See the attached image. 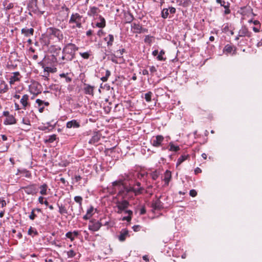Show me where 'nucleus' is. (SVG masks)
Wrapping results in <instances>:
<instances>
[{
    "mask_svg": "<svg viewBox=\"0 0 262 262\" xmlns=\"http://www.w3.org/2000/svg\"><path fill=\"white\" fill-rule=\"evenodd\" d=\"M19 73L18 72H15L13 73V76L10 78V83L11 84H13L15 82L19 80Z\"/></svg>",
    "mask_w": 262,
    "mask_h": 262,
    "instance_id": "21",
    "label": "nucleus"
},
{
    "mask_svg": "<svg viewBox=\"0 0 262 262\" xmlns=\"http://www.w3.org/2000/svg\"><path fill=\"white\" fill-rule=\"evenodd\" d=\"M66 126L68 128H79L80 126V123L78 122L76 120H72L71 121H68L67 123Z\"/></svg>",
    "mask_w": 262,
    "mask_h": 262,
    "instance_id": "17",
    "label": "nucleus"
},
{
    "mask_svg": "<svg viewBox=\"0 0 262 262\" xmlns=\"http://www.w3.org/2000/svg\"><path fill=\"white\" fill-rule=\"evenodd\" d=\"M67 255L69 258H72L76 255V253L73 250H71L67 252Z\"/></svg>",
    "mask_w": 262,
    "mask_h": 262,
    "instance_id": "45",
    "label": "nucleus"
},
{
    "mask_svg": "<svg viewBox=\"0 0 262 262\" xmlns=\"http://www.w3.org/2000/svg\"><path fill=\"white\" fill-rule=\"evenodd\" d=\"M168 10H169V12L171 14H174L176 12V8L172 7H169Z\"/></svg>",
    "mask_w": 262,
    "mask_h": 262,
    "instance_id": "56",
    "label": "nucleus"
},
{
    "mask_svg": "<svg viewBox=\"0 0 262 262\" xmlns=\"http://www.w3.org/2000/svg\"><path fill=\"white\" fill-rule=\"evenodd\" d=\"M125 50L124 49H120V50L117 51V52H116L117 56L119 59L123 60L122 55H123V53L125 52Z\"/></svg>",
    "mask_w": 262,
    "mask_h": 262,
    "instance_id": "32",
    "label": "nucleus"
},
{
    "mask_svg": "<svg viewBox=\"0 0 262 262\" xmlns=\"http://www.w3.org/2000/svg\"><path fill=\"white\" fill-rule=\"evenodd\" d=\"M104 40L107 42V46L108 47L112 46L114 40L113 35L109 34L107 36L104 38Z\"/></svg>",
    "mask_w": 262,
    "mask_h": 262,
    "instance_id": "23",
    "label": "nucleus"
},
{
    "mask_svg": "<svg viewBox=\"0 0 262 262\" xmlns=\"http://www.w3.org/2000/svg\"><path fill=\"white\" fill-rule=\"evenodd\" d=\"M133 28L136 33H141L143 32V28L139 24L134 23L133 26Z\"/></svg>",
    "mask_w": 262,
    "mask_h": 262,
    "instance_id": "26",
    "label": "nucleus"
},
{
    "mask_svg": "<svg viewBox=\"0 0 262 262\" xmlns=\"http://www.w3.org/2000/svg\"><path fill=\"white\" fill-rule=\"evenodd\" d=\"M154 39V37L150 35H146L144 38V42L145 43L150 44Z\"/></svg>",
    "mask_w": 262,
    "mask_h": 262,
    "instance_id": "35",
    "label": "nucleus"
},
{
    "mask_svg": "<svg viewBox=\"0 0 262 262\" xmlns=\"http://www.w3.org/2000/svg\"><path fill=\"white\" fill-rule=\"evenodd\" d=\"M108 58L114 63H119V61L118 60V57L117 55H115V54H112L111 55V56L110 57H108Z\"/></svg>",
    "mask_w": 262,
    "mask_h": 262,
    "instance_id": "40",
    "label": "nucleus"
},
{
    "mask_svg": "<svg viewBox=\"0 0 262 262\" xmlns=\"http://www.w3.org/2000/svg\"><path fill=\"white\" fill-rule=\"evenodd\" d=\"M125 213H127L128 215H130L133 214V211L130 210H125Z\"/></svg>",
    "mask_w": 262,
    "mask_h": 262,
    "instance_id": "64",
    "label": "nucleus"
},
{
    "mask_svg": "<svg viewBox=\"0 0 262 262\" xmlns=\"http://www.w3.org/2000/svg\"><path fill=\"white\" fill-rule=\"evenodd\" d=\"M29 96L27 94H25L23 96L20 100V103L23 105V108L26 110L28 106H30V104L28 102Z\"/></svg>",
    "mask_w": 262,
    "mask_h": 262,
    "instance_id": "13",
    "label": "nucleus"
},
{
    "mask_svg": "<svg viewBox=\"0 0 262 262\" xmlns=\"http://www.w3.org/2000/svg\"><path fill=\"white\" fill-rule=\"evenodd\" d=\"M169 146L170 148L169 150L170 151H177L180 150V147L178 146H176L172 143H170Z\"/></svg>",
    "mask_w": 262,
    "mask_h": 262,
    "instance_id": "39",
    "label": "nucleus"
},
{
    "mask_svg": "<svg viewBox=\"0 0 262 262\" xmlns=\"http://www.w3.org/2000/svg\"><path fill=\"white\" fill-rule=\"evenodd\" d=\"M82 16L80 15L79 14L76 13H73L70 17V19L69 21V23L70 24H75V25H73L72 28L74 29L75 28H80L82 27L81 24V19Z\"/></svg>",
    "mask_w": 262,
    "mask_h": 262,
    "instance_id": "3",
    "label": "nucleus"
},
{
    "mask_svg": "<svg viewBox=\"0 0 262 262\" xmlns=\"http://www.w3.org/2000/svg\"><path fill=\"white\" fill-rule=\"evenodd\" d=\"M91 217L92 216L86 213V214L83 216V219L85 220H87L88 219H90Z\"/></svg>",
    "mask_w": 262,
    "mask_h": 262,
    "instance_id": "61",
    "label": "nucleus"
},
{
    "mask_svg": "<svg viewBox=\"0 0 262 262\" xmlns=\"http://www.w3.org/2000/svg\"><path fill=\"white\" fill-rule=\"evenodd\" d=\"M177 2L179 4V6L184 7H188L191 3L190 0H177Z\"/></svg>",
    "mask_w": 262,
    "mask_h": 262,
    "instance_id": "24",
    "label": "nucleus"
},
{
    "mask_svg": "<svg viewBox=\"0 0 262 262\" xmlns=\"http://www.w3.org/2000/svg\"><path fill=\"white\" fill-rule=\"evenodd\" d=\"M78 50V48L75 45L69 43H68L63 49V54H66L69 57H72V59L74 58L75 52Z\"/></svg>",
    "mask_w": 262,
    "mask_h": 262,
    "instance_id": "2",
    "label": "nucleus"
},
{
    "mask_svg": "<svg viewBox=\"0 0 262 262\" xmlns=\"http://www.w3.org/2000/svg\"><path fill=\"white\" fill-rule=\"evenodd\" d=\"M0 204H1L2 207H4L6 205V201L4 200V198H0Z\"/></svg>",
    "mask_w": 262,
    "mask_h": 262,
    "instance_id": "55",
    "label": "nucleus"
},
{
    "mask_svg": "<svg viewBox=\"0 0 262 262\" xmlns=\"http://www.w3.org/2000/svg\"><path fill=\"white\" fill-rule=\"evenodd\" d=\"M21 189L24 190V191L28 194L34 195L37 192V188L35 184H32L27 186L21 187Z\"/></svg>",
    "mask_w": 262,
    "mask_h": 262,
    "instance_id": "7",
    "label": "nucleus"
},
{
    "mask_svg": "<svg viewBox=\"0 0 262 262\" xmlns=\"http://www.w3.org/2000/svg\"><path fill=\"white\" fill-rule=\"evenodd\" d=\"M100 22L97 23L96 26L97 27L103 28L105 26V19L101 16H99Z\"/></svg>",
    "mask_w": 262,
    "mask_h": 262,
    "instance_id": "28",
    "label": "nucleus"
},
{
    "mask_svg": "<svg viewBox=\"0 0 262 262\" xmlns=\"http://www.w3.org/2000/svg\"><path fill=\"white\" fill-rule=\"evenodd\" d=\"M100 136L98 134L96 133L93 135L92 138L90 140L89 143L90 144H95L98 142L100 140Z\"/></svg>",
    "mask_w": 262,
    "mask_h": 262,
    "instance_id": "25",
    "label": "nucleus"
},
{
    "mask_svg": "<svg viewBox=\"0 0 262 262\" xmlns=\"http://www.w3.org/2000/svg\"><path fill=\"white\" fill-rule=\"evenodd\" d=\"M151 176L152 179L153 180H155L158 178L159 174L158 173V172L156 171H155L151 173Z\"/></svg>",
    "mask_w": 262,
    "mask_h": 262,
    "instance_id": "50",
    "label": "nucleus"
},
{
    "mask_svg": "<svg viewBox=\"0 0 262 262\" xmlns=\"http://www.w3.org/2000/svg\"><path fill=\"white\" fill-rule=\"evenodd\" d=\"M36 103L38 104V106H40L42 104H44L46 106H48L49 105V103L48 102H45L39 99H37L36 100Z\"/></svg>",
    "mask_w": 262,
    "mask_h": 262,
    "instance_id": "41",
    "label": "nucleus"
},
{
    "mask_svg": "<svg viewBox=\"0 0 262 262\" xmlns=\"http://www.w3.org/2000/svg\"><path fill=\"white\" fill-rule=\"evenodd\" d=\"M145 213H146V210H145V208L144 207H142L140 209V214L141 215H143V214H144Z\"/></svg>",
    "mask_w": 262,
    "mask_h": 262,
    "instance_id": "60",
    "label": "nucleus"
},
{
    "mask_svg": "<svg viewBox=\"0 0 262 262\" xmlns=\"http://www.w3.org/2000/svg\"><path fill=\"white\" fill-rule=\"evenodd\" d=\"M40 193L42 195H46L47 194V191L48 188V186L46 184H43V185L40 186Z\"/></svg>",
    "mask_w": 262,
    "mask_h": 262,
    "instance_id": "30",
    "label": "nucleus"
},
{
    "mask_svg": "<svg viewBox=\"0 0 262 262\" xmlns=\"http://www.w3.org/2000/svg\"><path fill=\"white\" fill-rule=\"evenodd\" d=\"M164 181L166 185H168L169 182H170L171 178V172L168 170H167L165 173L164 176Z\"/></svg>",
    "mask_w": 262,
    "mask_h": 262,
    "instance_id": "22",
    "label": "nucleus"
},
{
    "mask_svg": "<svg viewBox=\"0 0 262 262\" xmlns=\"http://www.w3.org/2000/svg\"><path fill=\"white\" fill-rule=\"evenodd\" d=\"M132 220V216L128 215L127 216H124L123 217V221H127V222H130Z\"/></svg>",
    "mask_w": 262,
    "mask_h": 262,
    "instance_id": "57",
    "label": "nucleus"
},
{
    "mask_svg": "<svg viewBox=\"0 0 262 262\" xmlns=\"http://www.w3.org/2000/svg\"><path fill=\"white\" fill-rule=\"evenodd\" d=\"M101 227V224L98 222H91V224L89 225V229L93 231H98Z\"/></svg>",
    "mask_w": 262,
    "mask_h": 262,
    "instance_id": "12",
    "label": "nucleus"
},
{
    "mask_svg": "<svg viewBox=\"0 0 262 262\" xmlns=\"http://www.w3.org/2000/svg\"><path fill=\"white\" fill-rule=\"evenodd\" d=\"M129 205V202L126 200H117L116 202V206L114 207L116 209L115 211L119 214H121L125 211L128 207Z\"/></svg>",
    "mask_w": 262,
    "mask_h": 262,
    "instance_id": "4",
    "label": "nucleus"
},
{
    "mask_svg": "<svg viewBox=\"0 0 262 262\" xmlns=\"http://www.w3.org/2000/svg\"><path fill=\"white\" fill-rule=\"evenodd\" d=\"M127 236H128V231L126 229H123L121 231L118 238L120 241L123 242Z\"/></svg>",
    "mask_w": 262,
    "mask_h": 262,
    "instance_id": "20",
    "label": "nucleus"
},
{
    "mask_svg": "<svg viewBox=\"0 0 262 262\" xmlns=\"http://www.w3.org/2000/svg\"><path fill=\"white\" fill-rule=\"evenodd\" d=\"M165 54V52L164 50H162L160 51L159 53H158V55L157 56V59L159 60L162 61V60H165V58L163 57V55Z\"/></svg>",
    "mask_w": 262,
    "mask_h": 262,
    "instance_id": "36",
    "label": "nucleus"
},
{
    "mask_svg": "<svg viewBox=\"0 0 262 262\" xmlns=\"http://www.w3.org/2000/svg\"><path fill=\"white\" fill-rule=\"evenodd\" d=\"M37 214L35 213V212L32 209L31 214L29 216V219L31 220H34Z\"/></svg>",
    "mask_w": 262,
    "mask_h": 262,
    "instance_id": "47",
    "label": "nucleus"
},
{
    "mask_svg": "<svg viewBox=\"0 0 262 262\" xmlns=\"http://www.w3.org/2000/svg\"><path fill=\"white\" fill-rule=\"evenodd\" d=\"M66 236L67 238H70L71 241H73L74 240V237L72 232H67L66 234Z\"/></svg>",
    "mask_w": 262,
    "mask_h": 262,
    "instance_id": "46",
    "label": "nucleus"
},
{
    "mask_svg": "<svg viewBox=\"0 0 262 262\" xmlns=\"http://www.w3.org/2000/svg\"><path fill=\"white\" fill-rule=\"evenodd\" d=\"M122 185L123 181L121 179L113 182L111 188L112 192H115L117 189H120Z\"/></svg>",
    "mask_w": 262,
    "mask_h": 262,
    "instance_id": "11",
    "label": "nucleus"
},
{
    "mask_svg": "<svg viewBox=\"0 0 262 262\" xmlns=\"http://www.w3.org/2000/svg\"><path fill=\"white\" fill-rule=\"evenodd\" d=\"M80 55L84 59H88L90 56V52L79 53Z\"/></svg>",
    "mask_w": 262,
    "mask_h": 262,
    "instance_id": "44",
    "label": "nucleus"
},
{
    "mask_svg": "<svg viewBox=\"0 0 262 262\" xmlns=\"http://www.w3.org/2000/svg\"><path fill=\"white\" fill-rule=\"evenodd\" d=\"M74 201L79 204L78 209L76 210H74L73 204L71 206V210L73 212L72 213L69 214L72 217H75V215H79L81 214V210H82V198L80 196H76L74 197Z\"/></svg>",
    "mask_w": 262,
    "mask_h": 262,
    "instance_id": "5",
    "label": "nucleus"
},
{
    "mask_svg": "<svg viewBox=\"0 0 262 262\" xmlns=\"http://www.w3.org/2000/svg\"><path fill=\"white\" fill-rule=\"evenodd\" d=\"M164 140V137L162 135H157L154 137L151 140V144L156 147H159L162 145V142Z\"/></svg>",
    "mask_w": 262,
    "mask_h": 262,
    "instance_id": "8",
    "label": "nucleus"
},
{
    "mask_svg": "<svg viewBox=\"0 0 262 262\" xmlns=\"http://www.w3.org/2000/svg\"><path fill=\"white\" fill-rule=\"evenodd\" d=\"M28 233L29 235H32V233H34L36 235L37 234V232L34 230L31 227L29 229Z\"/></svg>",
    "mask_w": 262,
    "mask_h": 262,
    "instance_id": "52",
    "label": "nucleus"
},
{
    "mask_svg": "<svg viewBox=\"0 0 262 262\" xmlns=\"http://www.w3.org/2000/svg\"><path fill=\"white\" fill-rule=\"evenodd\" d=\"M58 207L59 208V212L61 214H68V210L64 206L58 204Z\"/></svg>",
    "mask_w": 262,
    "mask_h": 262,
    "instance_id": "31",
    "label": "nucleus"
},
{
    "mask_svg": "<svg viewBox=\"0 0 262 262\" xmlns=\"http://www.w3.org/2000/svg\"><path fill=\"white\" fill-rule=\"evenodd\" d=\"M56 139V135H52L49 137L48 139H46V142L53 143Z\"/></svg>",
    "mask_w": 262,
    "mask_h": 262,
    "instance_id": "38",
    "label": "nucleus"
},
{
    "mask_svg": "<svg viewBox=\"0 0 262 262\" xmlns=\"http://www.w3.org/2000/svg\"><path fill=\"white\" fill-rule=\"evenodd\" d=\"M149 70L151 73H154L157 71V69L155 66L150 67Z\"/></svg>",
    "mask_w": 262,
    "mask_h": 262,
    "instance_id": "58",
    "label": "nucleus"
},
{
    "mask_svg": "<svg viewBox=\"0 0 262 262\" xmlns=\"http://www.w3.org/2000/svg\"><path fill=\"white\" fill-rule=\"evenodd\" d=\"M168 9L164 8L161 11V17L164 19L167 18L168 16Z\"/></svg>",
    "mask_w": 262,
    "mask_h": 262,
    "instance_id": "33",
    "label": "nucleus"
},
{
    "mask_svg": "<svg viewBox=\"0 0 262 262\" xmlns=\"http://www.w3.org/2000/svg\"><path fill=\"white\" fill-rule=\"evenodd\" d=\"M141 183L140 182H137L136 186H138V188L135 187H124V190H120L118 192V195L122 196V199L125 198V195L130 192H134L135 195H139L142 193L144 188L140 187Z\"/></svg>",
    "mask_w": 262,
    "mask_h": 262,
    "instance_id": "1",
    "label": "nucleus"
},
{
    "mask_svg": "<svg viewBox=\"0 0 262 262\" xmlns=\"http://www.w3.org/2000/svg\"><path fill=\"white\" fill-rule=\"evenodd\" d=\"M84 88L83 91L85 94H89L92 96L94 95V90L95 87L94 86H92L89 84L84 83Z\"/></svg>",
    "mask_w": 262,
    "mask_h": 262,
    "instance_id": "15",
    "label": "nucleus"
},
{
    "mask_svg": "<svg viewBox=\"0 0 262 262\" xmlns=\"http://www.w3.org/2000/svg\"><path fill=\"white\" fill-rule=\"evenodd\" d=\"M132 228L135 232H138L140 230L141 226L139 225H134Z\"/></svg>",
    "mask_w": 262,
    "mask_h": 262,
    "instance_id": "51",
    "label": "nucleus"
},
{
    "mask_svg": "<svg viewBox=\"0 0 262 262\" xmlns=\"http://www.w3.org/2000/svg\"><path fill=\"white\" fill-rule=\"evenodd\" d=\"M188 156L182 155L178 159L177 163V166L180 165L183 162L186 160Z\"/></svg>",
    "mask_w": 262,
    "mask_h": 262,
    "instance_id": "34",
    "label": "nucleus"
},
{
    "mask_svg": "<svg viewBox=\"0 0 262 262\" xmlns=\"http://www.w3.org/2000/svg\"><path fill=\"white\" fill-rule=\"evenodd\" d=\"M3 5L5 7V9L6 10H10L11 9H12L14 5H13V3H9L8 4H7V1L6 0L3 3Z\"/></svg>",
    "mask_w": 262,
    "mask_h": 262,
    "instance_id": "37",
    "label": "nucleus"
},
{
    "mask_svg": "<svg viewBox=\"0 0 262 262\" xmlns=\"http://www.w3.org/2000/svg\"><path fill=\"white\" fill-rule=\"evenodd\" d=\"M62 60H66V61H71L72 60V57H69L66 54H63L61 57Z\"/></svg>",
    "mask_w": 262,
    "mask_h": 262,
    "instance_id": "48",
    "label": "nucleus"
},
{
    "mask_svg": "<svg viewBox=\"0 0 262 262\" xmlns=\"http://www.w3.org/2000/svg\"><path fill=\"white\" fill-rule=\"evenodd\" d=\"M94 211L93 207L91 206L86 211V213L90 215L91 216L93 215V212Z\"/></svg>",
    "mask_w": 262,
    "mask_h": 262,
    "instance_id": "53",
    "label": "nucleus"
},
{
    "mask_svg": "<svg viewBox=\"0 0 262 262\" xmlns=\"http://www.w3.org/2000/svg\"><path fill=\"white\" fill-rule=\"evenodd\" d=\"M248 23H253L255 26H259V27H260V24L258 20H253L252 19H250L248 21Z\"/></svg>",
    "mask_w": 262,
    "mask_h": 262,
    "instance_id": "49",
    "label": "nucleus"
},
{
    "mask_svg": "<svg viewBox=\"0 0 262 262\" xmlns=\"http://www.w3.org/2000/svg\"><path fill=\"white\" fill-rule=\"evenodd\" d=\"M233 51L235 52V48L233 46L229 45H227L224 49V52L227 53H231Z\"/></svg>",
    "mask_w": 262,
    "mask_h": 262,
    "instance_id": "29",
    "label": "nucleus"
},
{
    "mask_svg": "<svg viewBox=\"0 0 262 262\" xmlns=\"http://www.w3.org/2000/svg\"><path fill=\"white\" fill-rule=\"evenodd\" d=\"M189 194L190 196L194 197L196 195L197 192L194 189H192L190 190Z\"/></svg>",
    "mask_w": 262,
    "mask_h": 262,
    "instance_id": "54",
    "label": "nucleus"
},
{
    "mask_svg": "<svg viewBox=\"0 0 262 262\" xmlns=\"http://www.w3.org/2000/svg\"><path fill=\"white\" fill-rule=\"evenodd\" d=\"M16 123V120L15 117L12 115H10L6 118L4 121V124L5 125H12Z\"/></svg>",
    "mask_w": 262,
    "mask_h": 262,
    "instance_id": "19",
    "label": "nucleus"
},
{
    "mask_svg": "<svg viewBox=\"0 0 262 262\" xmlns=\"http://www.w3.org/2000/svg\"><path fill=\"white\" fill-rule=\"evenodd\" d=\"M163 203L160 201V199H157L152 201L151 207L152 211L160 210L163 208Z\"/></svg>",
    "mask_w": 262,
    "mask_h": 262,
    "instance_id": "10",
    "label": "nucleus"
},
{
    "mask_svg": "<svg viewBox=\"0 0 262 262\" xmlns=\"http://www.w3.org/2000/svg\"><path fill=\"white\" fill-rule=\"evenodd\" d=\"M194 172H195V174H197V173L201 172L202 170L200 168L197 167L196 168H195Z\"/></svg>",
    "mask_w": 262,
    "mask_h": 262,
    "instance_id": "63",
    "label": "nucleus"
},
{
    "mask_svg": "<svg viewBox=\"0 0 262 262\" xmlns=\"http://www.w3.org/2000/svg\"><path fill=\"white\" fill-rule=\"evenodd\" d=\"M98 10V8L96 7H91L88 12V14L89 16H94L97 13Z\"/></svg>",
    "mask_w": 262,
    "mask_h": 262,
    "instance_id": "27",
    "label": "nucleus"
},
{
    "mask_svg": "<svg viewBox=\"0 0 262 262\" xmlns=\"http://www.w3.org/2000/svg\"><path fill=\"white\" fill-rule=\"evenodd\" d=\"M216 2L225 9L224 11V15L229 14L231 13V10L229 9L230 4L229 2L223 0H216Z\"/></svg>",
    "mask_w": 262,
    "mask_h": 262,
    "instance_id": "9",
    "label": "nucleus"
},
{
    "mask_svg": "<svg viewBox=\"0 0 262 262\" xmlns=\"http://www.w3.org/2000/svg\"><path fill=\"white\" fill-rule=\"evenodd\" d=\"M48 33L50 35H53L57 37L58 40L63 39V35L59 29L54 28H49L48 29Z\"/></svg>",
    "mask_w": 262,
    "mask_h": 262,
    "instance_id": "6",
    "label": "nucleus"
},
{
    "mask_svg": "<svg viewBox=\"0 0 262 262\" xmlns=\"http://www.w3.org/2000/svg\"><path fill=\"white\" fill-rule=\"evenodd\" d=\"M111 75V72L108 70H107L106 71V72H105V76H103L101 78V80L103 81V82H105L108 79V78L109 77V76H110Z\"/></svg>",
    "mask_w": 262,
    "mask_h": 262,
    "instance_id": "42",
    "label": "nucleus"
},
{
    "mask_svg": "<svg viewBox=\"0 0 262 262\" xmlns=\"http://www.w3.org/2000/svg\"><path fill=\"white\" fill-rule=\"evenodd\" d=\"M30 7L32 9V11L37 12H39L41 14H43L44 11H40L37 6V0H31L30 3Z\"/></svg>",
    "mask_w": 262,
    "mask_h": 262,
    "instance_id": "16",
    "label": "nucleus"
},
{
    "mask_svg": "<svg viewBox=\"0 0 262 262\" xmlns=\"http://www.w3.org/2000/svg\"><path fill=\"white\" fill-rule=\"evenodd\" d=\"M151 95L152 93L151 92H148V93L145 94V99L147 102H150L151 100Z\"/></svg>",
    "mask_w": 262,
    "mask_h": 262,
    "instance_id": "43",
    "label": "nucleus"
},
{
    "mask_svg": "<svg viewBox=\"0 0 262 262\" xmlns=\"http://www.w3.org/2000/svg\"><path fill=\"white\" fill-rule=\"evenodd\" d=\"M251 33L248 31V29L245 26H243L238 31V36L250 37Z\"/></svg>",
    "mask_w": 262,
    "mask_h": 262,
    "instance_id": "14",
    "label": "nucleus"
},
{
    "mask_svg": "<svg viewBox=\"0 0 262 262\" xmlns=\"http://www.w3.org/2000/svg\"><path fill=\"white\" fill-rule=\"evenodd\" d=\"M43 199H44V198H43V197H42V196H39V197L38 198V201H39V202L40 204H42L43 203V202H44V201H43Z\"/></svg>",
    "mask_w": 262,
    "mask_h": 262,
    "instance_id": "62",
    "label": "nucleus"
},
{
    "mask_svg": "<svg viewBox=\"0 0 262 262\" xmlns=\"http://www.w3.org/2000/svg\"><path fill=\"white\" fill-rule=\"evenodd\" d=\"M34 30L33 28L28 29L27 28H23L21 30V33L24 35L26 37H30L33 36Z\"/></svg>",
    "mask_w": 262,
    "mask_h": 262,
    "instance_id": "18",
    "label": "nucleus"
},
{
    "mask_svg": "<svg viewBox=\"0 0 262 262\" xmlns=\"http://www.w3.org/2000/svg\"><path fill=\"white\" fill-rule=\"evenodd\" d=\"M22 122L24 124H26V125H30V121H29V120H28L27 119L23 118V120H22Z\"/></svg>",
    "mask_w": 262,
    "mask_h": 262,
    "instance_id": "59",
    "label": "nucleus"
}]
</instances>
